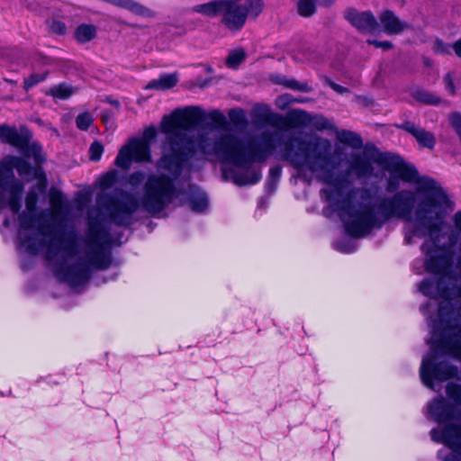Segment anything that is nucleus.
<instances>
[{
    "label": "nucleus",
    "mask_w": 461,
    "mask_h": 461,
    "mask_svg": "<svg viewBox=\"0 0 461 461\" xmlns=\"http://www.w3.org/2000/svg\"><path fill=\"white\" fill-rule=\"evenodd\" d=\"M276 150H278L280 159L288 162L304 179L310 180L314 176L318 181L334 187L322 189L321 194L338 212L350 237H366L374 229L379 230L390 220L398 219L413 224L403 228L406 244H412L414 237L425 236H429L435 246L439 243L446 217L453 211L454 204L436 180L419 176L414 166L405 164L398 157L390 155L389 162L384 166L392 167L403 181L415 184V192L403 189L365 204L363 202L370 196V189L365 187H354L342 199H335L339 193L337 188L340 179L335 172L340 167V158L328 139L313 137L305 140L265 131L242 140L227 133V164L246 168L243 173L227 169V178L240 186L258 183L261 172L251 165L266 161Z\"/></svg>",
    "instance_id": "f257e3e1"
},
{
    "label": "nucleus",
    "mask_w": 461,
    "mask_h": 461,
    "mask_svg": "<svg viewBox=\"0 0 461 461\" xmlns=\"http://www.w3.org/2000/svg\"><path fill=\"white\" fill-rule=\"evenodd\" d=\"M38 192L31 189L25 197L28 212L19 215L20 226L23 230H30L36 227L41 238L24 237L20 232L22 245L28 253L36 255L44 253L46 260L57 266V275L71 287L85 285L90 278L93 269L104 270L112 264L109 249V232L99 224L90 222L88 231L82 241L85 245L84 258L72 266H66L65 261L78 254L76 235L61 232L52 233V226L45 221H38L36 225V210Z\"/></svg>",
    "instance_id": "f03ea898"
},
{
    "label": "nucleus",
    "mask_w": 461,
    "mask_h": 461,
    "mask_svg": "<svg viewBox=\"0 0 461 461\" xmlns=\"http://www.w3.org/2000/svg\"><path fill=\"white\" fill-rule=\"evenodd\" d=\"M427 242L421 250L427 254L428 272L438 274L437 287L443 299L438 312L442 323L439 345L452 358L461 363V238L455 249L441 256H429ZM447 397L461 405V384L450 382L446 386Z\"/></svg>",
    "instance_id": "7ed1b4c3"
},
{
    "label": "nucleus",
    "mask_w": 461,
    "mask_h": 461,
    "mask_svg": "<svg viewBox=\"0 0 461 461\" xmlns=\"http://www.w3.org/2000/svg\"><path fill=\"white\" fill-rule=\"evenodd\" d=\"M10 167L0 168V188L2 190L0 203L2 206H7L14 213H17L22 207L23 185L15 179L12 167L23 175L30 172V165L20 157H11Z\"/></svg>",
    "instance_id": "20e7f679"
},
{
    "label": "nucleus",
    "mask_w": 461,
    "mask_h": 461,
    "mask_svg": "<svg viewBox=\"0 0 461 461\" xmlns=\"http://www.w3.org/2000/svg\"><path fill=\"white\" fill-rule=\"evenodd\" d=\"M221 23L231 32L240 31L247 18H256L263 11L262 0H223Z\"/></svg>",
    "instance_id": "39448f33"
},
{
    "label": "nucleus",
    "mask_w": 461,
    "mask_h": 461,
    "mask_svg": "<svg viewBox=\"0 0 461 461\" xmlns=\"http://www.w3.org/2000/svg\"><path fill=\"white\" fill-rule=\"evenodd\" d=\"M117 196L109 197L105 202L98 199V204L104 208L110 215L112 221L120 226H128L132 222V214L135 212L139 204L137 200L129 193L118 189Z\"/></svg>",
    "instance_id": "423d86ee"
},
{
    "label": "nucleus",
    "mask_w": 461,
    "mask_h": 461,
    "mask_svg": "<svg viewBox=\"0 0 461 461\" xmlns=\"http://www.w3.org/2000/svg\"><path fill=\"white\" fill-rule=\"evenodd\" d=\"M390 154L381 153L374 146H366L363 152L352 153L348 160V174L357 178L370 177L374 173L373 164L384 166L389 162Z\"/></svg>",
    "instance_id": "0eeeda50"
},
{
    "label": "nucleus",
    "mask_w": 461,
    "mask_h": 461,
    "mask_svg": "<svg viewBox=\"0 0 461 461\" xmlns=\"http://www.w3.org/2000/svg\"><path fill=\"white\" fill-rule=\"evenodd\" d=\"M150 159L149 143L140 138H132L120 149L114 164L120 168L128 169L132 161L149 162Z\"/></svg>",
    "instance_id": "6e6552de"
},
{
    "label": "nucleus",
    "mask_w": 461,
    "mask_h": 461,
    "mask_svg": "<svg viewBox=\"0 0 461 461\" xmlns=\"http://www.w3.org/2000/svg\"><path fill=\"white\" fill-rule=\"evenodd\" d=\"M420 374L422 383L429 388H432V380L459 379L458 367L447 360L433 364L429 358L425 357L421 362Z\"/></svg>",
    "instance_id": "1a4fd4ad"
},
{
    "label": "nucleus",
    "mask_w": 461,
    "mask_h": 461,
    "mask_svg": "<svg viewBox=\"0 0 461 461\" xmlns=\"http://www.w3.org/2000/svg\"><path fill=\"white\" fill-rule=\"evenodd\" d=\"M344 18L361 33H375L380 30L376 17L370 11L348 8L344 12Z\"/></svg>",
    "instance_id": "9d476101"
},
{
    "label": "nucleus",
    "mask_w": 461,
    "mask_h": 461,
    "mask_svg": "<svg viewBox=\"0 0 461 461\" xmlns=\"http://www.w3.org/2000/svg\"><path fill=\"white\" fill-rule=\"evenodd\" d=\"M32 134L26 126H10L0 124V140L5 144H9L20 151L27 147L32 140Z\"/></svg>",
    "instance_id": "9b49d317"
},
{
    "label": "nucleus",
    "mask_w": 461,
    "mask_h": 461,
    "mask_svg": "<svg viewBox=\"0 0 461 461\" xmlns=\"http://www.w3.org/2000/svg\"><path fill=\"white\" fill-rule=\"evenodd\" d=\"M254 122L257 126L268 124L278 130H286V119L282 114L271 112L267 105H258L253 110Z\"/></svg>",
    "instance_id": "f8f14e48"
},
{
    "label": "nucleus",
    "mask_w": 461,
    "mask_h": 461,
    "mask_svg": "<svg viewBox=\"0 0 461 461\" xmlns=\"http://www.w3.org/2000/svg\"><path fill=\"white\" fill-rule=\"evenodd\" d=\"M380 30L388 35H398L405 30L411 29V25L402 21L393 11L385 10L379 15Z\"/></svg>",
    "instance_id": "ddd939ff"
},
{
    "label": "nucleus",
    "mask_w": 461,
    "mask_h": 461,
    "mask_svg": "<svg viewBox=\"0 0 461 461\" xmlns=\"http://www.w3.org/2000/svg\"><path fill=\"white\" fill-rule=\"evenodd\" d=\"M396 126L397 128L404 130L405 131L411 134L421 147L429 149L434 148L436 144V139L433 133L416 126L411 122H405Z\"/></svg>",
    "instance_id": "4468645a"
},
{
    "label": "nucleus",
    "mask_w": 461,
    "mask_h": 461,
    "mask_svg": "<svg viewBox=\"0 0 461 461\" xmlns=\"http://www.w3.org/2000/svg\"><path fill=\"white\" fill-rule=\"evenodd\" d=\"M429 415L438 423L452 420V411L443 397H437L428 403Z\"/></svg>",
    "instance_id": "2eb2a0df"
},
{
    "label": "nucleus",
    "mask_w": 461,
    "mask_h": 461,
    "mask_svg": "<svg viewBox=\"0 0 461 461\" xmlns=\"http://www.w3.org/2000/svg\"><path fill=\"white\" fill-rule=\"evenodd\" d=\"M223 0H212L204 4L194 5L191 11L203 16L213 18L221 14Z\"/></svg>",
    "instance_id": "dca6fc26"
},
{
    "label": "nucleus",
    "mask_w": 461,
    "mask_h": 461,
    "mask_svg": "<svg viewBox=\"0 0 461 461\" xmlns=\"http://www.w3.org/2000/svg\"><path fill=\"white\" fill-rule=\"evenodd\" d=\"M178 82L176 74H162L158 78L151 80L146 89L167 90L174 87Z\"/></svg>",
    "instance_id": "f3484780"
},
{
    "label": "nucleus",
    "mask_w": 461,
    "mask_h": 461,
    "mask_svg": "<svg viewBox=\"0 0 461 461\" xmlns=\"http://www.w3.org/2000/svg\"><path fill=\"white\" fill-rule=\"evenodd\" d=\"M287 128L288 127H302L306 126L312 122L311 115L301 109L292 110L285 117Z\"/></svg>",
    "instance_id": "a211bd4d"
},
{
    "label": "nucleus",
    "mask_w": 461,
    "mask_h": 461,
    "mask_svg": "<svg viewBox=\"0 0 461 461\" xmlns=\"http://www.w3.org/2000/svg\"><path fill=\"white\" fill-rule=\"evenodd\" d=\"M336 136L339 142L353 149H360L363 145L362 138L359 134L354 131L340 130L336 132Z\"/></svg>",
    "instance_id": "6ab92c4d"
},
{
    "label": "nucleus",
    "mask_w": 461,
    "mask_h": 461,
    "mask_svg": "<svg viewBox=\"0 0 461 461\" xmlns=\"http://www.w3.org/2000/svg\"><path fill=\"white\" fill-rule=\"evenodd\" d=\"M97 29L93 24H80L75 31V38L80 43H86L96 37Z\"/></svg>",
    "instance_id": "aec40b11"
},
{
    "label": "nucleus",
    "mask_w": 461,
    "mask_h": 461,
    "mask_svg": "<svg viewBox=\"0 0 461 461\" xmlns=\"http://www.w3.org/2000/svg\"><path fill=\"white\" fill-rule=\"evenodd\" d=\"M21 152L26 157L33 158L36 163L40 164L45 161L41 146L38 142L30 141L26 148L22 149Z\"/></svg>",
    "instance_id": "412c9836"
},
{
    "label": "nucleus",
    "mask_w": 461,
    "mask_h": 461,
    "mask_svg": "<svg viewBox=\"0 0 461 461\" xmlns=\"http://www.w3.org/2000/svg\"><path fill=\"white\" fill-rule=\"evenodd\" d=\"M276 83L283 85L287 88L304 93H310L312 91V87L310 86L307 83L299 82L294 78L288 79L285 77H280L278 80H276Z\"/></svg>",
    "instance_id": "4be33fe9"
},
{
    "label": "nucleus",
    "mask_w": 461,
    "mask_h": 461,
    "mask_svg": "<svg viewBox=\"0 0 461 461\" xmlns=\"http://www.w3.org/2000/svg\"><path fill=\"white\" fill-rule=\"evenodd\" d=\"M189 204L193 211L202 212L208 206V198L205 194L198 193L192 195Z\"/></svg>",
    "instance_id": "5701e85b"
},
{
    "label": "nucleus",
    "mask_w": 461,
    "mask_h": 461,
    "mask_svg": "<svg viewBox=\"0 0 461 461\" xmlns=\"http://www.w3.org/2000/svg\"><path fill=\"white\" fill-rule=\"evenodd\" d=\"M229 118L231 123L238 128L245 127L248 123L246 113L241 108H234L229 111Z\"/></svg>",
    "instance_id": "b1692460"
},
{
    "label": "nucleus",
    "mask_w": 461,
    "mask_h": 461,
    "mask_svg": "<svg viewBox=\"0 0 461 461\" xmlns=\"http://www.w3.org/2000/svg\"><path fill=\"white\" fill-rule=\"evenodd\" d=\"M50 94L56 98L65 99L69 97L73 94V89L71 86L66 84H59V86H54L50 89Z\"/></svg>",
    "instance_id": "393cba45"
},
{
    "label": "nucleus",
    "mask_w": 461,
    "mask_h": 461,
    "mask_svg": "<svg viewBox=\"0 0 461 461\" xmlns=\"http://www.w3.org/2000/svg\"><path fill=\"white\" fill-rule=\"evenodd\" d=\"M50 203L55 213H59L63 206V196L60 191L51 188L50 191Z\"/></svg>",
    "instance_id": "a878e982"
},
{
    "label": "nucleus",
    "mask_w": 461,
    "mask_h": 461,
    "mask_svg": "<svg viewBox=\"0 0 461 461\" xmlns=\"http://www.w3.org/2000/svg\"><path fill=\"white\" fill-rule=\"evenodd\" d=\"M297 8L299 14L304 17L312 15L316 11L315 3L312 0H300Z\"/></svg>",
    "instance_id": "bb28decb"
},
{
    "label": "nucleus",
    "mask_w": 461,
    "mask_h": 461,
    "mask_svg": "<svg viewBox=\"0 0 461 461\" xmlns=\"http://www.w3.org/2000/svg\"><path fill=\"white\" fill-rule=\"evenodd\" d=\"M245 59V53L243 50H234L230 52L226 59V64L229 68H236Z\"/></svg>",
    "instance_id": "cd10ccee"
},
{
    "label": "nucleus",
    "mask_w": 461,
    "mask_h": 461,
    "mask_svg": "<svg viewBox=\"0 0 461 461\" xmlns=\"http://www.w3.org/2000/svg\"><path fill=\"white\" fill-rule=\"evenodd\" d=\"M415 98L426 104H438L440 102L438 97L426 91H416Z\"/></svg>",
    "instance_id": "c85d7f7f"
},
{
    "label": "nucleus",
    "mask_w": 461,
    "mask_h": 461,
    "mask_svg": "<svg viewBox=\"0 0 461 461\" xmlns=\"http://www.w3.org/2000/svg\"><path fill=\"white\" fill-rule=\"evenodd\" d=\"M314 128H316L317 130L319 131H322V130H333L334 129V124L330 121L328 120L327 118L321 116V115H319V116H315L313 118H312V122H311Z\"/></svg>",
    "instance_id": "c756f323"
},
{
    "label": "nucleus",
    "mask_w": 461,
    "mask_h": 461,
    "mask_svg": "<svg viewBox=\"0 0 461 461\" xmlns=\"http://www.w3.org/2000/svg\"><path fill=\"white\" fill-rule=\"evenodd\" d=\"M88 152H89L90 160L95 161V162L99 161L101 159V157L104 152V146L100 141L95 140L90 145Z\"/></svg>",
    "instance_id": "7c9ffc66"
},
{
    "label": "nucleus",
    "mask_w": 461,
    "mask_h": 461,
    "mask_svg": "<svg viewBox=\"0 0 461 461\" xmlns=\"http://www.w3.org/2000/svg\"><path fill=\"white\" fill-rule=\"evenodd\" d=\"M93 122L92 116L89 113H82L76 118V124L79 130L86 131Z\"/></svg>",
    "instance_id": "2f4dec72"
},
{
    "label": "nucleus",
    "mask_w": 461,
    "mask_h": 461,
    "mask_svg": "<svg viewBox=\"0 0 461 461\" xmlns=\"http://www.w3.org/2000/svg\"><path fill=\"white\" fill-rule=\"evenodd\" d=\"M117 172L115 170H111L104 174L100 181V185L103 189H108L113 185V184L117 180Z\"/></svg>",
    "instance_id": "473e14b6"
},
{
    "label": "nucleus",
    "mask_w": 461,
    "mask_h": 461,
    "mask_svg": "<svg viewBox=\"0 0 461 461\" xmlns=\"http://www.w3.org/2000/svg\"><path fill=\"white\" fill-rule=\"evenodd\" d=\"M433 50L441 55L451 54V45L444 42L440 39H436L432 47Z\"/></svg>",
    "instance_id": "72a5a7b5"
},
{
    "label": "nucleus",
    "mask_w": 461,
    "mask_h": 461,
    "mask_svg": "<svg viewBox=\"0 0 461 461\" xmlns=\"http://www.w3.org/2000/svg\"><path fill=\"white\" fill-rule=\"evenodd\" d=\"M145 179V174L140 171H136L131 174L128 177L130 185L136 187L139 186Z\"/></svg>",
    "instance_id": "f704fd0d"
},
{
    "label": "nucleus",
    "mask_w": 461,
    "mask_h": 461,
    "mask_svg": "<svg viewBox=\"0 0 461 461\" xmlns=\"http://www.w3.org/2000/svg\"><path fill=\"white\" fill-rule=\"evenodd\" d=\"M321 79L322 81L327 85L329 86L331 89H333L335 92L339 93V94H345V93H348V89L340 86V85H338L336 84L335 82H333L330 78H329L328 77H324L322 76L321 77Z\"/></svg>",
    "instance_id": "c9c22d12"
},
{
    "label": "nucleus",
    "mask_w": 461,
    "mask_h": 461,
    "mask_svg": "<svg viewBox=\"0 0 461 461\" xmlns=\"http://www.w3.org/2000/svg\"><path fill=\"white\" fill-rule=\"evenodd\" d=\"M46 75H39V74H32L28 78L24 80V86L26 88L32 87L36 84L43 81L45 79Z\"/></svg>",
    "instance_id": "e433bc0d"
},
{
    "label": "nucleus",
    "mask_w": 461,
    "mask_h": 461,
    "mask_svg": "<svg viewBox=\"0 0 461 461\" xmlns=\"http://www.w3.org/2000/svg\"><path fill=\"white\" fill-rule=\"evenodd\" d=\"M443 81L445 83L446 89L449 92L450 95H454L456 94V86L454 85L453 74L447 73L445 75Z\"/></svg>",
    "instance_id": "4c0bfd02"
},
{
    "label": "nucleus",
    "mask_w": 461,
    "mask_h": 461,
    "mask_svg": "<svg viewBox=\"0 0 461 461\" xmlns=\"http://www.w3.org/2000/svg\"><path fill=\"white\" fill-rule=\"evenodd\" d=\"M366 42L369 45L375 46V48H381L384 50H391L393 47V44L389 41L367 40Z\"/></svg>",
    "instance_id": "58836bf2"
},
{
    "label": "nucleus",
    "mask_w": 461,
    "mask_h": 461,
    "mask_svg": "<svg viewBox=\"0 0 461 461\" xmlns=\"http://www.w3.org/2000/svg\"><path fill=\"white\" fill-rule=\"evenodd\" d=\"M432 287V283L430 280H423L419 285V290L425 295H429L430 293V289Z\"/></svg>",
    "instance_id": "ea45409f"
},
{
    "label": "nucleus",
    "mask_w": 461,
    "mask_h": 461,
    "mask_svg": "<svg viewBox=\"0 0 461 461\" xmlns=\"http://www.w3.org/2000/svg\"><path fill=\"white\" fill-rule=\"evenodd\" d=\"M157 131L155 127H149L143 132V138L141 140H147L149 144L150 141L156 137Z\"/></svg>",
    "instance_id": "a19ab883"
},
{
    "label": "nucleus",
    "mask_w": 461,
    "mask_h": 461,
    "mask_svg": "<svg viewBox=\"0 0 461 461\" xmlns=\"http://www.w3.org/2000/svg\"><path fill=\"white\" fill-rule=\"evenodd\" d=\"M51 30L58 34H64L66 32V25L62 22L54 21L51 24Z\"/></svg>",
    "instance_id": "79ce46f5"
},
{
    "label": "nucleus",
    "mask_w": 461,
    "mask_h": 461,
    "mask_svg": "<svg viewBox=\"0 0 461 461\" xmlns=\"http://www.w3.org/2000/svg\"><path fill=\"white\" fill-rule=\"evenodd\" d=\"M294 98L289 94H285L278 97V106L280 108H284L283 104H294Z\"/></svg>",
    "instance_id": "37998d69"
},
{
    "label": "nucleus",
    "mask_w": 461,
    "mask_h": 461,
    "mask_svg": "<svg viewBox=\"0 0 461 461\" xmlns=\"http://www.w3.org/2000/svg\"><path fill=\"white\" fill-rule=\"evenodd\" d=\"M455 230L461 233V211L456 212L452 217Z\"/></svg>",
    "instance_id": "c03bdc74"
},
{
    "label": "nucleus",
    "mask_w": 461,
    "mask_h": 461,
    "mask_svg": "<svg viewBox=\"0 0 461 461\" xmlns=\"http://www.w3.org/2000/svg\"><path fill=\"white\" fill-rule=\"evenodd\" d=\"M451 48L455 51L456 55L461 58V38L453 43Z\"/></svg>",
    "instance_id": "a18cd8bd"
},
{
    "label": "nucleus",
    "mask_w": 461,
    "mask_h": 461,
    "mask_svg": "<svg viewBox=\"0 0 461 461\" xmlns=\"http://www.w3.org/2000/svg\"><path fill=\"white\" fill-rule=\"evenodd\" d=\"M398 188V183H394L393 180L392 178L389 179L388 181V185L386 186V190L388 192H393L394 190H396Z\"/></svg>",
    "instance_id": "49530a36"
},
{
    "label": "nucleus",
    "mask_w": 461,
    "mask_h": 461,
    "mask_svg": "<svg viewBox=\"0 0 461 461\" xmlns=\"http://www.w3.org/2000/svg\"><path fill=\"white\" fill-rule=\"evenodd\" d=\"M269 173L271 176L273 177H279L281 174V168L280 167H271L269 170Z\"/></svg>",
    "instance_id": "de8ad7c7"
},
{
    "label": "nucleus",
    "mask_w": 461,
    "mask_h": 461,
    "mask_svg": "<svg viewBox=\"0 0 461 461\" xmlns=\"http://www.w3.org/2000/svg\"><path fill=\"white\" fill-rule=\"evenodd\" d=\"M336 249L341 252H345V253H349L351 251H353L352 249L350 248H348V247H342V246H339V245H337L336 246Z\"/></svg>",
    "instance_id": "09e8293b"
},
{
    "label": "nucleus",
    "mask_w": 461,
    "mask_h": 461,
    "mask_svg": "<svg viewBox=\"0 0 461 461\" xmlns=\"http://www.w3.org/2000/svg\"><path fill=\"white\" fill-rule=\"evenodd\" d=\"M110 103H111L113 105H114L115 107H119V106H120V103H119L118 101H116V100H114V101H110Z\"/></svg>",
    "instance_id": "8fccbe9b"
},
{
    "label": "nucleus",
    "mask_w": 461,
    "mask_h": 461,
    "mask_svg": "<svg viewBox=\"0 0 461 461\" xmlns=\"http://www.w3.org/2000/svg\"><path fill=\"white\" fill-rule=\"evenodd\" d=\"M303 99L294 98V103H303Z\"/></svg>",
    "instance_id": "3c124183"
},
{
    "label": "nucleus",
    "mask_w": 461,
    "mask_h": 461,
    "mask_svg": "<svg viewBox=\"0 0 461 461\" xmlns=\"http://www.w3.org/2000/svg\"><path fill=\"white\" fill-rule=\"evenodd\" d=\"M356 100L357 101H362V100H365V98L362 97V96H356Z\"/></svg>",
    "instance_id": "603ef678"
},
{
    "label": "nucleus",
    "mask_w": 461,
    "mask_h": 461,
    "mask_svg": "<svg viewBox=\"0 0 461 461\" xmlns=\"http://www.w3.org/2000/svg\"><path fill=\"white\" fill-rule=\"evenodd\" d=\"M424 62H425L426 65H428V66L429 65V60L428 59H425Z\"/></svg>",
    "instance_id": "864d4df0"
},
{
    "label": "nucleus",
    "mask_w": 461,
    "mask_h": 461,
    "mask_svg": "<svg viewBox=\"0 0 461 461\" xmlns=\"http://www.w3.org/2000/svg\"><path fill=\"white\" fill-rule=\"evenodd\" d=\"M325 2V4H330L332 2V0H323Z\"/></svg>",
    "instance_id": "5fc2aeb1"
}]
</instances>
